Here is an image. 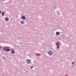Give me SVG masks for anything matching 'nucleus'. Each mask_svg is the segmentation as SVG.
<instances>
[{"mask_svg": "<svg viewBox=\"0 0 76 76\" xmlns=\"http://www.w3.org/2000/svg\"><path fill=\"white\" fill-rule=\"evenodd\" d=\"M47 53H48V54L50 56H52V55L53 54V52L52 51L50 50L47 52Z\"/></svg>", "mask_w": 76, "mask_h": 76, "instance_id": "obj_1", "label": "nucleus"}, {"mask_svg": "<svg viewBox=\"0 0 76 76\" xmlns=\"http://www.w3.org/2000/svg\"><path fill=\"white\" fill-rule=\"evenodd\" d=\"M53 9H57V5L56 4H54L53 6Z\"/></svg>", "mask_w": 76, "mask_h": 76, "instance_id": "obj_2", "label": "nucleus"}, {"mask_svg": "<svg viewBox=\"0 0 76 76\" xmlns=\"http://www.w3.org/2000/svg\"><path fill=\"white\" fill-rule=\"evenodd\" d=\"M20 23L21 25H23V24H25V22H24V21L23 20H21L20 22Z\"/></svg>", "mask_w": 76, "mask_h": 76, "instance_id": "obj_3", "label": "nucleus"}, {"mask_svg": "<svg viewBox=\"0 0 76 76\" xmlns=\"http://www.w3.org/2000/svg\"><path fill=\"white\" fill-rule=\"evenodd\" d=\"M60 33L59 32H57L56 33V35H57V36H58V35H60Z\"/></svg>", "mask_w": 76, "mask_h": 76, "instance_id": "obj_4", "label": "nucleus"}, {"mask_svg": "<svg viewBox=\"0 0 76 76\" xmlns=\"http://www.w3.org/2000/svg\"><path fill=\"white\" fill-rule=\"evenodd\" d=\"M26 18V17H25V16H23L21 17V19H23V20H25Z\"/></svg>", "mask_w": 76, "mask_h": 76, "instance_id": "obj_5", "label": "nucleus"}, {"mask_svg": "<svg viewBox=\"0 0 76 76\" xmlns=\"http://www.w3.org/2000/svg\"><path fill=\"white\" fill-rule=\"evenodd\" d=\"M56 45H57V48H58H58H60V47H59V44H58V43H56Z\"/></svg>", "mask_w": 76, "mask_h": 76, "instance_id": "obj_6", "label": "nucleus"}, {"mask_svg": "<svg viewBox=\"0 0 76 76\" xmlns=\"http://www.w3.org/2000/svg\"><path fill=\"white\" fill-rule=\"evenodd\" d=\"M56 12L57 13V15H60V12H59V11H58V10Z\"/></svg>", "mask_w": 76, "mask_h": 76, "instance_id": "obj_7", "label": "nucleus"}, {"mask_svg": "<svg viewBox=\"0 0 76 76\" xmlns=\"http://www.w3.org/2000/svg\"><path fill=\"white\" fill-rule=\"evenodd\" d=\"M11 53L12 54H14L15 53V51L14 50H12L11 51Z\"/></svg>", "mask_w": 76, "mask_h": 76, "instance_id": "obj_8", "label": "nucleus"}, {"mask_svg": "<svg viewBox=\"0 0 76 76\" xmlns=\"http://www.w3.org/2000/svg\"><path fill=\"white\" fill-rule=\"evenodd\" d=\"M26 63L28 64H29V63H31V62L30 61V60L29 59L27 61H26Z\"/></svg>", "mask_w": 76, "mask_h": 76, "instance_id": "obj_9", "label": "nucleus"}, {"mask_svg": "<svg viewBox=\"0 0 76 76\" xmlns=\"http://www.w3.org/2000/svg\"><path fill=\"white\" fill-rule=\"evenodd\" d=\"M6 21H9V18L8 17H6L5 18Z\"/></svg>", "mask_w": 76, "mask_h": 76, "instance_id": "obj_10", "label": "nucleus"}, {"mask_svg": "<svg viewBox=\"0 0 76 76\" xmlns=\"http://www.w3.org/2000/svg\"><path fill=\"white\" fill-rule=\"evenodd\" d=\"M4 15V12H2V14H1V15L2 16H3Z\"/></svg>", "mask_w": 76, "mask_h": 76, "instance_id": "obj_11", "label": "nucleus"}, {"mask_svg": "<svg viewBox=\"0 0 76 76\" xmlns=\"http://www.w3.org/2000/svg\"><path fill=\"white\" fill-rule=\"evenodd\" d=\"M10 51V50L8 49L6 50V51Z\"/></svg>", "mask_w": 76, "mask_h": 76, "instance_id": "obj_12", "label": "nucleus"}, {"mask_svg": "<svg viewBox=\"0 0 76 76\" xmlns=\"http://www.w3.org/2000/svg\"><path fill=\"white\" fill-rule=\"evenodd\" d=\"M3 51H6V49H5V48H4L3 49Z\"/></svg>", "mask_w": 76, "mask_h": 76, "instance_id": "obj_13", "label": "nucleus"}, {"mask_svg": "<svg viewBox=\"0 0 76 76\" xmlns=\"http://www.w3.org/2000/svg\"><path fill=\"white\" fill-rule=\"evenodd\" d=\"M1 1H6V0H0Z\"/></svg>", "mask_w": 76, "mask_h": 76, "instance_id": "obj_14", "label": "nucleus"}, {"mask_svg": "<svg viewBox=\"0 0 76 76\" xmlns=\"http://www.w3.org/2000/svg\"><path fill=\"white\" fill-rule=\"evenodd\" d=\"M72 64H75V62H72Z\"/></svg>", "mask_w": 76, "mask_h": 76, "instance_id": "obj_15", "label": "nucleus"}, {"mask_svg": "<svg viewBox=\"0 0 76 76\" xmlns=\"http://www.w3.org/2000/svg\"><path fill=\"white\" fill-rule=\"evenodd\" d=\"M2 58H3V59H4L5 58H4V57H3Z\"/></svg>", "mask_w": 76, "mask_h": 76, "instance_id": "obj_16", "label": "nucleus"}, {"mask_svg": "<svg viewBox=\"0 0 76 76\" xmlns=\"http://www.w3.org/2000/svg\"><path fill=\"white\" fill-rule=\"evenodd\" d=\"M1 11L0 10V14H1Z\"/></svg>", "mask_w": 76, "mask_h": 76, "instance_id": "obj_17", "label": "nucleus"}, {"mask_svg": "<svg viewBox=\"0 0 76 76\" xmlns=\"http://www.w3.org/2000/svg\"><path fill=\"white\" fill-rule=\"evenodd\" d=\"M1 48V46H0V49Z\"/></svg>", "mask_w": 76, "mask_h": 76, "instance_id": "obj_18", "label": "nucleus"}, {"mask_svg": "<svg viewBox=\"0 0 76 76\" xmlns=\"http://www.w3.org/2000/svg\"><path fill=\"white\" fill-rule=\"evenodd\" d=\"M3 76H4V75H3Z\"/></svg>", "mask_w": 76, "mask_h": 76, "instance_id": "obj_19", "label": "nucleus"}]
</instances>
